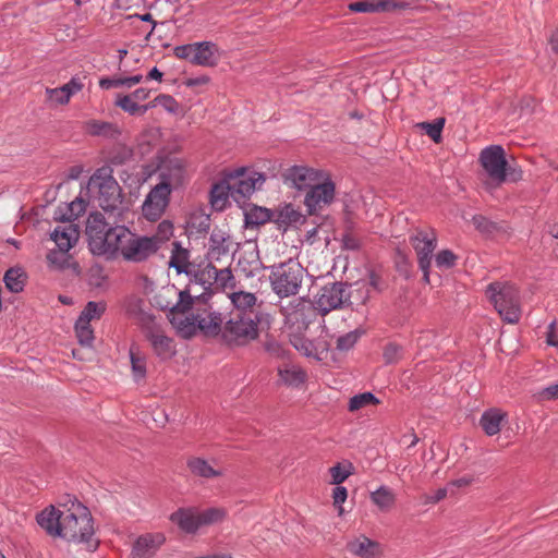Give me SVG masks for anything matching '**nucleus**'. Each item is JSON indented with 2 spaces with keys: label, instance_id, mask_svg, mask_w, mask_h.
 Wrapping results in <instances>:
<instances>
[{
  "label": "nucleus",
  "instance_id": "nucleus-1",
  "mask_svg": "<svg viewBox=\"0 0 558 558\" xmlns=\"http://www.w3.org/2000/svg\"><path fill=\"white\" fill-rule=\"evenodd\" d=\"M36 521L51 537L80 545L87 551H95L99 546L92 513L76 499L46 507L37 514Z\"/></svg>",
  "mask_w": 558,
  "mask_h": 558
},
{
  "label": "nucleus",
  "instance_id": "nucleus-2",
  "mask_svg": "<svg viewBox=\"0 0 558 558\" xmlns=\"http://www.w3.org/2000/svg\"><path fill=\"white\" fill-rule=\"evenodd\" d=\"M86 234L90 251L108 257L124 256L133 232L123 226L109 228L101 213H92L87 219Z\"/></svg>",
  "mask_w": 558,
  "mask_h": 558
},
{
  "label": "nucleus",
  "instance_id": "nucleus-3",
  "mask_svg": "<svg viewBox=\"0 0 558 558\" xmlns=\"http://www.w3.org/2000/svg\"><path fill=\"white\" fill-rule=\"evenodd\" d=\"M126 312L131 319L142 329L145 339L149 342L153 352L161 360H170L177 353V345L172 338L168 337L156 315L143 299H131L126 305Z\"/></svg>",
  "mask_w": 558,
  "mask_h": 558
},
{
  "label": "nucleus",
  "instance_id": "nucleus-4",
  "mask_svg": "<svg viewBox=\"0 0 558 558\" xmlns=\"http://www.w3.org/2000/svg\"><path fill=\"white\" fill-rule=\"evenodd\" d=\"M86 194L94 206L120 215L123 207L122 189L109 166L97 169L88 180Z\"/></svg>",
  "mask_w": 558,
  "mask_h": 558
},
{
  "label": "nucleus",
  "instance_id": "nucleus-5",
  "mask_svg": "<svg viewBox=\"0 0 558 558\" xmlns=\"http://www.w3.org/2000/svg\"><path fill=\"white\" fill-rule=\"evenodd\" d=\"M259 322V312L230 313L229 319L223 325L222 339L229 345L244 347L257 339Z\"/></svg>",
  "mask_w": 558,
  "mask_h": 558
},
{
  "label": "nucleus",
  "instance_id": "nucleus-6",
  "mask_svg": "<svg viewBox=\"0 0 558 558\" xmlns=\"http://www.w3.org/2000/svg\"><path fill=\"white\" fill-rule=\"evenodd\" d=\"M175 294L177 291L173 287H162L158 295L155 296L154 302L161 310L171 308L170 322L172 326L181 337L191 338L198 331V326L196 324V314H189L185 311L190 306V302L184 304V293L179 292L180 302L177 304L163 300L167 296Z\"/></svg>",
  "mask_w": 558,
  "mask_h": 558
},
{
  "label": "nucleus",
  "instance_id": "nucleus-7",
  "mask_svg": "<svg viewBox=\"0 0 558 558\" xmlns=\"http://www.w3.org/2000/svg\"><path fill=\"white\" fill-rule=\"evenodd\" d=\"M226 517V511L221 508H207L198 510L193 507L179 508L172 512L169 520L174 523L182 532L195 534L202 527L221 522Z\"/></svg>",
  "mask_w": 558,
  "mask_h": 558
},
{
  "label": "nucleus",
  "instance_id": "nucleus-8",
  "mask_svg": "<svg viewBox=\"0 0 558 558\" xmlns=\"http://www.w3.org/2000/svg\"><path fill=\"white\" fill-rule=\"evenodd\" d=\"M486 295L505 322L509 324L519 322L521 307L519 291L514 286L507 282H493L487 287Z\"/></svg>",
  "mask_w": 558,
  "mask_h": 558
},
{
  "label": "nucleus",
  "instance_id": "nucleus-9",
  "mask_svg": "<svg viewBox=\"0 0 558 558\" xmlns=\"http://www.w3.org/2000/svg\"><path fill=\"white\" fill-rule=\"evenodd\" d=\"M304 271L302 265L294 259L274 266L270 274L272 290L281 298L295 295L301 287Z\"/></svg>",
  "mask_w": 558,
  "mask_h": 558
},
{
  "label": "nucleus",
  "instance_id": "nucleus-10",
  "mask_svg": "<svg viewBox=\"0 0 558 558\" xmlns=\"http://www.w3.org/2000/svg\"><path fill=\"white\" fill-rule=\"evenodd\" d=\"M478 160L485 173L483 183L488 191H493L506 182L508 162L501 146L493 145L484 148Z\"/></svg>",
  "mask_w": 558,
  "mask_h": 558
},
{
  "label": "nucleus",
  "instance_id": "nucleus-11",
  "mask_svg": "<svg viewBox=\"0 0 558 558\" xmlns=\"http://www.w3.org/2000/svg\"><path fill=\"white\" fill-rule=\"evenodd\" d=\"M173 53L177 58L187 60L201 66H216L220 60V51L216 44L202 41L178 46Z\"/></svg>",
  "mask_w": 558,
  "mask_h": 558
},
{
  "label": "nucleus",
  "instance_id": "nucleus-12",
  "mask_svg": "<svg viewBox=\"0 0 558 558\" xmlns=\"http://www.w3.org/2000/svg\"><path fill=\"white\" fill-rule=\"evenodd\" d=\"M228 182L232 187V197L239 202L241 198L251 196L255 190L265 182L263 173L248 171L244 167L225 171Z\"/></svg>",
  "mask_w": 558,
  "mask_h": 558
},
{
  "label": "nucleus",
  "instance_id": "nucleus-13",
  "mask_svg": "<svg viewBox=\"0 0 558 558\" xmlns=\"http://www.w3.org/2000/svg\"><path fill=\"white\" fill-rule=\"evenodd\" d=\"M410 241L416 252L420 269L424 272V280L428 282L432 255L437 244L436 233L432 229L417 230Z\"/></svg>",
  "mask_w": 558,
  "mask_h": 558
},
{
  "label": "nucleus",
  "instance_id": "nucleus-14",
  "mask_svg": "<svg viewBox=\"0 0 558 558\" xmlns=\"http://www.w3.org/2000/svg\"><path fill=\"white\" fill-rule=\"evenodd\" d=\"M157 175L159 180L157 184H163L172 192L187 180L185 162L177 157L162 160L157 168Z\"/></svg>",
  "mask_w": 558,
  "mask_h": 558
},
{
  "label": "nucleus",
  "instance_id": "nucleus-15",
  "mask_svg": "<svg viewBox=\"0 0 558 558\" xmlns=\"http://www.w3.org/2000/svg\"><path fill=\"white\" fill-rule=\"evenodd\" d=\"M326 173L318 169L307 166H292L282 173L283 183L299 191L311 189L319 180L324 179Z\"/></svg>",
  "mask_w": 558,
  "mask_h": 558
},
{
  "label": "nucleus",
  "instance_id": "nucleus-16",
  "mask_svg": "<svg viewBox=\"0 0 558 558\" xmlns=\"http://www.w3.org/2000/svg\"><path fill=\"white\" fill-rule=\"evenodd\" d=\"M171 193L163 184H156L142 205L143 216L149 221L158 220L169 206Z\"/></svg>",
  "mask_w": 558,
  "mask_h": 558
},
{
  "label": "nucleus",
  "instance_id": "nucleus-17",
  "mask_svg": "<svg viewBox=\"0 0 558 558\" xmlns=\"http://www.w3.org/2000/svg\"><path fill=\"white\" fill-rule=\"evenodd\" d=\"M349 300L347 286L335 282L323 287L316 298V307L322 314H327L345 304Z\"/></svg>",
  "mask_w": 558,
  "mask_h": 558
},
{
  "label": "nucleus",
  "instance_id": "nucleus-18",
  "mask_svg": "<svg viewBox=\"0 0 558 558\" xmlns=\"http://www.w3.org/2000/svg\"><path fill=\"white\" fill-rule=\"evenodd\" d=\"M335 197V184L325 174L305 195L304 204L310 215L330 204Z\"/></svg>",
  "mask_w": 558,
  "mask_h": 558
},
{
  "label": "nucleus",
  "instance_id": "nucleus-19",
  "mask_svg": "<svg viewBox=\"0 0 558 558\" xmlns=\"http://www.w3.org/2000/svg\"><path fill=\"white\" fill-rule=\"evenodd\" d=\"M163 533H147L141 535L133 544L132 558H153L159 548L165 544Z\"/></svg>",
  "mask_w": 558,
  "mask_h": 558
},
{
  "label": "nucleus",
  "instance_id": "nucleus-20",
  "mask_svg": "<svg viewBox=\"0 0 558 558\" xmlns=\"http://www.w3.org/2000/svg\"><path fill=\"white\" fill-rule=\"evenodd\" d=\"M156 252V241L148 236H138L133 233L129 241L123 258L132 262H141Z\"/></svg>",
  "mask_w": 558,
  "mask_h": 558
},
{
  "label": "nucleus",
  "instance_id": "nucleus-21",
  "mask_svg": "<svg viewBox=\"0 0 558 558\" xmlns=\"http://www.w3.org/2000/svg\"><path fill=\"white\" fill-rule=\"evenodd\" d=\"M186 468L191 475L204 480H214L223 475V471L219 468H216V461L210 462L198 456L187 457Z\"/></svg>",
  "mask_w": 558,
  "mask_h": 558
},
{
  "label": "nucleus",
  "instance_id": "nucleus-22",
  "mask_svg": "<svg viewBox=\"0 0 558 558\" xmlns=\"http://www.w3.org/2000/svg\"><path fill=\"white\" fill-rule=\"evenodd\" d=\"M84 87L83 82L78 77H72L61 87L46 88L47 100L53 105L63 106L69 104L72 96L80 93Z\"/></svg>",
  "mask_w": 558,
  "mask_h": 558
},
{
  "label": "nucleus",
  "instance_id": "nucleus-23",
  "mask_svg": "<svg viewBox=\"0 0 558 558\" xmlns=\"http://www.w3.org/2000/svg\"><path fill=\"white\" fill-rule=\"evenodd\" d=\"M196 324L198 331L208 337H215L219 333L222 336V318L221 315L211 310H202L196 313Z\"/></svg>",
  "mask_w": 558,
  "mask_h": 558
},
{
  "label": "nucleus",
  "instance_id": "nucleus-24",
  "mask_svg": "<svg viewBox=\"0 0 558 558\" xmlns=\"http://www.w3.org/2000/svg\"><path fill=\"white\" fill-rule=\"evenodd\" d=\"M277 374L279 384L293 388L301 387L307 378L306 372L298 364L291 362H282L277 367Z\"/></svg>",
  "mask_w": 558,
  "mask_h": 558
},
{
  "label": "nucleus",
  "instance_id": "nucleus-25",
  "mask_svg": "<svg viewBox=\"0 0 558 558\" xmlns=\"http://www.w3.org/2000/svg\"><path fill=\"white\" fill-rule=\"evenodd\" d=\"M149 95V89L141 87L129 95L118 94L114 105L130 114H136L141 110L138 102L146 100Z\"/></svg>",
  "mask_w": 558,
  "mask_h": 558
},
{
  "label": "nucleus",
  "instance_id": "nucleus-26",
  "mask_svg": "<svg viewBox=\"0 0 558 558\" xmlns=\"http://www.w3.org/2000/svg\"><path fill=\"white\" fill-rule=\"evenodd\" d=\"M80 232L75 225L58 226L51 233V240L60 250H71L78 241Z\"/></svg>",
  "mask_w": 558,
  "mask_h": 558
},
{
  "label": "nucleus",
  "instance_id": "nucleus-27",
  "mask_svg": "<svg viewBox=\"0 0 558 558\" xmlns=\"http://www.w3.org/2000/svg\"><path fill=\"white\" fill-rule=\"evenodd\" d=\"M230 246V236L225 231L220 229L213 230L209 238L208 258L210 260H219L222 255L229 253Z\"/></svg>",
  "mask_w": 558,
  "mask_h": 558
},
{
  "label": "nucleus",
  "instance_id": "nucleus-28",
  "mask_svg": "<svg viewBox=\"0 0 558 558\" xmlns=\"http://www.w3.org/2000/svg\"><path fill=\"white\" fill-rule=\"evenodd\" d=\"M230 196L232 197V187L225 172L223 178L211 187L210 204L213 208L222 210L227 206Z\"/></svg>",
  "mask_w": 558,
  "mask_h": 558
},
{
  "label": "nucleus",
  "instance_id": "nucleus-29",
  "mask_svg": "<svg viewBox=\"0 0 558 558\" xmlns=\"http://www.w3.org/2000/svg\"><path fill=\"white\" fill-rule=\"evenodd\" d=\"M348 550L361 558H374L378 554V543L369 539L364 535L350 541L347 545Z\"/></svg>",
  "mask_w": 558,
  "mask_h": 558
},
{
  "label": "nucleus",
  "instance_id": "nucleus-30",
  "mask_svg": "<svg viewBox=\"0 0 558 558\" xmlns=\"http://www.w3.org/2000/svg\"><path fill=\"white\" fill-rule=\"evenodd\" d=\"M228 296L234 306V310L231 313L246 314L250 311L259 312L257 298L255 296L254 293L245 291L228 292Z\"/></svg>",
  "mask_w": 558,
  "mask_h": 558
},
{
  "label": "nucleus",
  "instance_id": "nucleus-31",
  "mask_svg": "<svg viewBox=\"0 0 558 558\" xmlns=\"http://www.w3.org/2000/svg\"><path fill=\"white\" fill-rule=\"evenodd\" d=\"M505 418V412L499 409H490L482 414L480 425L487 436H495L500 432Z\"/></svg>",
  "mask_w": 558,
  "mask_h": 558
},
{
  "label": "nucleus",
  "instance_id": "nucleus-32",
  "mask_svg": "<svg viewBox=\"0 0 558 558\" xmlns=\"http://www.w3.org/2000/svg\"><path fill=\"white\" fill-rule=\"evenodd\" d=\"M371 501L380 512H390L397 502V494L388 486H380L369 495Z\"/></svg>",
  "mask_w": 558,
  "mask_h": 558
},
{
  "label": "nucleus",
  "instance_id": "nucleus-33",
  "mask_svg": "<svg viewBox=\"0 0 558 558\" xmlns=\"http://www.w3.org/2000/svg\"><path fill=\"white\" fill-rule=\"evenodd\" d=\"M290 341L291 344L305 356L322 360V355L326 353L325 345L320 343H315L302 336L293 335Z\"/></svg>",
  "mask_w": 558,
  "mask_h": 558
},
{
  "label": "nucleus",
  "instance_id": "nucleus-34",
  "mask_svg": "<svg viewBox=\"0 0 558 558\" xmlns=\"http://www.w3.org/2000/svg\"><path fill=\"white\" fill-rule=\"evenodd\" d=\"M70 250H51L47 254V262L50 267L54 269L73 268L76 270L77 264L73 262L72 256L69 254Z\"/></svg>",
  "mask_w": 558,
  "mask_h": 558
},
{
  "label": "nucleus",
  "instance_id": "nucleus-35",
  "mask_svg": "<svg viewBox=\"0 0 558 558\" xmlns=\"http://www.w3.org/2000/svg\"><path fill=\"white\" fill-rule=\"evenodd\" d=\"M130 360L132 376L135 381H141L146 377V356L140 350L132 345L130 348Z\"/></svg>",
  "mask_w": 558,
  "mask_h": 558
},
{
  "label": "nucleus",
  "instance_id": "nucleus-36",
  "mask_svg": "<svg viewBox=\"0 0 558 558\" xmlns=\"http://www.w3.org/2000/svg\"><path fill=\"white\" fill-rule=\"evenodd\" d=\"M85 131L94 136H116L119 131L117 126L110 122L89 120L84 125Z\"/></svg>",
  "mask_w": 558,
  "mask_h": 558
},
{
  "label": "nucleus",
  "instance_id": "nucleus-37",
  "mask_svg": "<svg viewBox=\"0 0 558 558\" xmlns=\"http://www.w3.org/2000/svg\"><path fill=\"white\" fill-rule=\"evenodd\" d=\"M4 283L13 293L21 292L25 286L26 274L21 268H10L4 275Z\"/></svg>",
  "mask_w": 558,
  "mask_h": 558
},
{
  "label": "nucleus",
  "instance_id": "nucleus-38",
  "mask_svg": "<svg viewBox=\"0 0 558 558\" xmlns=\"http://www.w3.org/2000/svg\"><path fill=\"white\" fill-rule=\"evenodd\" d=\"M172 255L169 262V265L178 270V272H189V251L185 248H182L179 243L173 242L172 243Z\"/></svg>",
  "mask_w": 558,
  "mask_h": 558
},
{
  "label": "nucleus",
  "instance_id": "nucleus-39",
  "mask_svg": "<svg viewBox=\"0 0 558 558\" xmlns=\"http://www.w3.org/2000/svg\"><path fill=\"white\" fill-rule=\"evenodd\" d=\"M412 8L409 0H375V12H396Z\"/></svg>",
  "mask_w": 558,
  "mask_h": 558
},
{
  "label": "nucleus",
  "instance_id": "nucleus-40",
  "mask_svg": "<svg viewBox=\"0 0 558 558\" xmlns=\"http://www.w3.org/2000/svg\"><path fill=\"white\" fill-rule=\"evenodd\" d=\"M379 400L372 392H363L360 395L353 396L349 400L348 409L351 412L359 411L369 404H378Z\"/></svg>",
  "mask_w": 558,
  "mask_h": 558
},
{
  "label": "nucleus",
  "instance_id": "nucleus-41",
  "mask_svg": "<svg viewBox=\"0 0 558 558\" xmlns=\"http://www.w3.org/2000/svg\"><path fill=\"white\" fill-rule=\"evenodd\" d=\"M85 199L83 198V196H80L75 201L66 205V213L60 215V219L71 223V221L80 217L85 211Z\"/></svg>",
  "mask_w": 558,
  "mask_h": 558
},
{
  "label": "nucleus",
  "instance_id": "nucleus-42",
  "mask_svg": "<svg viewBox=\"0 0 558 558\" xmlns=\"http://www.w3.org/2000/svg\"><path fill=\"white\" fill-rule=\"evenodd\" d=\"M76 337L81 344L90 345L94 340V331L90 327V323L78 318L75 324Z\"/></svg>",
  "mask_w": 558,
  "mask_h": 558
},
{
  "label": "nucleus",
  "instance_id": "nucleus-43",
  "mask_svg": "<svg viewBox=\"0 0 558 558\" xmlns=\"http://www.w3.org/2000/svg\"><path fill=\"white\" fill-rule=\"evenodd\" d=\"M173 233V225L169 220H163L158 225L157 231L153 236H148L156 241V251L160 245L170 239Z\"/></svg>",
  "mask_w": 558,
  "mask_h": 558
},
{
  "label": "nucleus",
  "instance_id": "nucleus-44",
  "mask_svg": "<svg viewBox=\"0 0 558 558\" xmlns=\"http://www.w3.org/2000/svg\"><path fill=\"white\" fill-rule=\"evenodd\" d=\"M105 310L106 305L104 303L88 302L78 318L90 323L93 319L100 318Z\"/></svg>",
  "mask_w": 558,
  "mask_h": 558
},
{
  "label": "nucleus",
  "instance_id": "nucleus-45",
  "mask_svg": "<svg viewBox=\"0 0 558 558\" xmlns=\"http://www.w3.org/2000/svg\"><path fill=\"white\" fill-rule=\"evenodd\" d=\"M362 331L353 330L337 339V349L341 352L351 350L362 336Z\"/></svg>",
  "mask_w": 558,
  "mask_h": 558
},
{
  "label": "nucleus",
  "instance_id": "nucleus-46",
  "mask_svg": "<svg viewBox=\"0 0 558 558\" xmlns=\"http://www.w3.org/2000/svg\"><path fill=\"white\" fill-rule=\"evenodd\" d=\"M421 128L426 132V134L435 142H440L441 131L445 125V119L439 118L435 122H423L420 124Z\"/></svg>",
  "mask_w": 558,
  "mask_h": 558
},
{
  "label": "nucleus",
  "instance_id": "nucleus-47",
  "mask_svg": "<svg viewBox=\"0 0 558 558\" xmlns=\"http://www.w3.org/2000/svg\"><path fill=\"white\" fill-rule=\"evenodd\" d=\"M301 214L292 205H284L278 213V221L283 225L296 223L301 219Z\"/></svg>",
  "mask_w": 558,
  "mask_h": 558
},
{
  "label": "nucleus",
  "instance_id": "nucleus-48",
  "mask_svg": "<svg viewBox=\"0 0 558 558\" xmlns=\"http://www.w3.org/2000/svg\"><path fill=\"white\" fill-rule=\"evenodd\" d=\"M155 102L169 113L178 114L181 111V105L170 95L160 94L155 97Z\"/></svg>",
  "mask_w": 558,
  "mask_h": 558
},
{
  "label": "nucleus",
  "instance_id": "nucleus-49",
  "mask_svg": "<svg viewBox=\"0 0 558 558\" xmlns=\"http://www.w3.org/2000/svg\"><path fill=\"white\" fill-rule=\"evenodd\" d=\"M457 256L450 250L440 251L436 257V266L440 269H448L454 266Z\"/></svg>",
  "mask_w": 558,
  "mask_h": 558
},
{
  "label": "nucleus",
  "instance_id": "nucleus-50",
  "mask_svg": "<svg viewBox=\"0 0 558 558\" xmlns=\"http://www.w3.org/2000/svg\"><path fill=\"white\" fill-rule=\"evenodd\" d=\"M533 398L538 402L558 399V383L551 384V385L536 391L533 395Z\"/></svg>",
  "mask_w": 558,
  "mask_h": 558
},
{
  "label": "nucleus",
  "instance_id": "nucleus-51",
  "mask_svg": "<svg viewBox=\"0 0 558 558\" xmlns=\"http://www.w3.org/2000/svg\"><path fill=\"white\" fill-rule=\"evenodd\" d=\"M218 277V269L211 264L206 265L203 269H201L196 278L205 286L211 284L216 282Z\"/></svg>",
  "mask_w": 558,
  "mask_h": 558
},
{
  "label": "nucleus",
  "instance_id": "nucleus-52",
  "mask_svg": "<svg viewBox=\"0 0 558 558\" xmlns=\"http://www.w3.org/2000/svg\"><path fill=\"white\" fill-rule=\"evenodd\" d=\"M265 349L271 357L282 360V362H288V351L280 343L276 341H268Z\"/></svg>",
  "mask_w": 558,
  "mask_h": 558
},
{
  "label": "nucleus",
  "instance_id": "nucleus-53",
  "mask_svg": "<svg viewBox=\"0 0 558 558\" xmlns=\"http://www.w3.org/2000/svg\"><path fill=\"white\" fill-rule=\"evenodd\" d=\"M330 475L332 478L331 483L340 485L351 475V471L349 469L342 468L341 464H336L330 469Z\"/></svg>",
  "mask_w": 558,
  "mask_h": 558
},
{
  "label": "nucleus",
  "instance_id": "nucleus-54",
  "mask_svg": "<svg viewBox=\"0 0 558 558\" xmlns=\"http://www.w3.org/2000/svg\"><path fill=\"white\" fill-rule=\"evenodd\" d=\"M234 278L230 269L222 268L218 269V277L216 279L217 284L221 286L223 289L232 288V282Z\"/></svg>",
  "mask_w": 558,
  "mask_h": 558
},
{
  "label": "nucleus",
  "instance_id": "nucleus-55",
  "mask_svg": "<svg viewBox=\"0 0 558 558\" xmlns=\"http://www.w3.org/2000/svg\"><path fill=\"white\" fill-rule=\"evenodd\" d=\"M348 497V490L343 486H337L333 489L332 498H333V505L338 507L339 514L341 515L343 513L342 504L347 500Z\"/></svg>",
  "mask_w": 558,
  "mask_h": 558
},
{
  "label": "nucleus",
  "instance_id": "nucleus-56",
  "mask_svg": "<svg viewBox=\"0 0 558 558\" xmlns=\"http://www.w3.org/2000/svg\"><path fill=\"white\" fill-rule=\"evenodd\" d=\"M349 9L353 12H375V0L352 2L349 4Z\"/></svg>",
  "mask_w": 558,
  "mask_h": 558
},
{
  "label": "nucleus",
  "instance_id": "nucleus-57",
  "mask_svg": "<svg viewBox=\"0 0 558 558\" xmlns=\"http://www.w3.org/2000/svg\"><path fill=\"white\" fill-rule=\"evenodd\" d=\"M401 355V349L399 345L390 343L385 347L384 359L387 363H393L399 360Z\"/></svg>",
  "mask_w": 558,
  "mask_h": 558
},
{
  "label": "nucleus",
  "instance_id": "nucleus-58",
  "mask_svg": "<svg viewBox=\"0 0 558 558\" xmlns=\"http://www.w3.org/2000/svg\"><path fill=\"white\" fill-rule=\"evenodd\" d=\"M472 222L481 232H490L494 229V225L482 215L473 216Z\"/></svg>",
  "mask_w": 558,
  "mask_h": 558
},
{
  "label": "nucleus",
  "instance_id": "nucleus-59",
  "mask_svg": "<svg viewBox=\"0 0 558 558\" xmlns=\"http://www.w3.org/2000/svg\"><path fill=\"white\" fill-rule=\"evenodd\" d=\"M546 342L549 345L558 347V325L556 320L551 322L548 326Z\"/></svg>",
  "mask_w": 558,
  "mask_h": 558
},
{
  "label": "nucleus",
  "instance_id": "nucleus-60",
  "mask_svg": "<svg viewBox=\"0 0 558 558\" xmlns=\"http://www.w3.org/2000/svg\"><path fill=\"white\" fill-rule=\"evenodd\" d=\"M99 85L104 89L124 86V77H105L100 80Z\"/></svg>",
  "mask_w": 558,
  "mask_h": 558
},
{
  "label": "nucleus",
  "instance_id": "nucleus-61",
  "mask_svg": "<svg viewBox=\"0 0 558 558\" xmlns=\"http://www.w3.org/2000/svg\"><path fill=\"white\" fill-rule=\"evenodd\" d=\"M342 242L343 246L348 250H356L360 246V241L352 233H347Z\"/></svg>",
  "mask_w": 558,
  "mask_h": 558
},
{
  "label": "nucleus",
  "instance_id": "nucleus-62",
  "mask_svg": "<svg viewBox=\"0 0 558 558\" xmlns=\"http://www.w3.org/2000/svg\"><path fill=\"white\" fill-rule=\"evenodd\" d=\"M472 483H473V477L470 476V475H465V476H462V477L457 478L454 481H451L449 483V486H454V487L461 488V487H468Z\"/></svg>",
  "mask_w": 558,
  "mask_h": 558
},
{
  "label": "nucleus",
  "instance_id": "nucleus-63",
  "mask_svg": "<svg viewBox=\"0 0 558 558\" xmlns=\"http://www.w3.org/2000/svg\"><path fill=\"white\" fill-rule=\"evenodd\" d=\"M256 223H264L271 218V214L268 209L259 208L255 211Z\"/></svg>",
  "mask_w": 558,
  "mask_h": 558
},
{
  "label": "nucleus",
  "instance_id": "nucleus-64",
  "mask_svg": "<svg viewBox=\"0 0 558 558\" xmlns=\"http://www.w3.org/2000/svg\"><path fill=\"white\" fill-rule=\"evenodd\" d=\"M548 43L550 45V48L551 50L558 54V29H556L555 32H553V34L550 35L549 39H548Z\"/></svg>",
  "mask_w": 558,
  "mask_h": 558
}]
</instances>
